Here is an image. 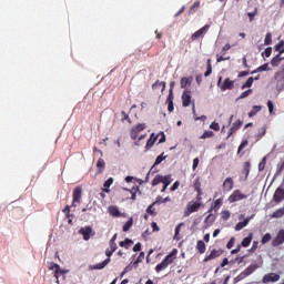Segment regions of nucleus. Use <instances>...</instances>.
<instances>
[{"label": "nucleus", "mask_w": 284, "mask_h": 284, "mask_svg": "<svg viewBox=\"0 0 284 284\" xmlns=\"http://www.w3.org/2000/svg\"><path fill=\"white\" fill-rule=\"evenodd\" d=\"M179 254V250L173 248L165 257L164 260L155 266V272L158 274H161V272H163V270H168V267H170V265H172V263H174V261H176V256Z\"/></svg>", "instance_id": "1"}, {"label": "nucleus", "mask_w": 284, "mask_h": 284, "mask_svg": "<svg viewBox=\"0 0 284 284\" xmlns=\"http://www.w3.org/2000/svg\"><path fill=\"white\" fill-rule=\"evenodd\" d=\"M258 264H251L247 266L241 274H239L235 277V283H239V281H243V278H247V276H251V274H254L257 270Z\"/></svg>", "instance_id": "2"}, {"label": "nucleus", "mask_w": 284, "mask_h": 284, "mask_svg": "<svg viewBox=\"0 0 284 284\" xmlns=\"http://www.w3.org/2000/svg\"><path fill=\"white\" fill-rule=\"evenodd\" d=\"M197 210H201V202L191 201L186 204L183 216L187 217L190 214H194Z\"/></svg>", "instance_id": "3"}, {"label": "nucleus", "mask_w": 284, "mask_h": 284, "mask_svg": "<svg viewBox=\"0 0 284 284\" xmlns=\"http://www.w3.org/2000/svg\"><path fill=\"white\" fill-rule=\"evenodd\" d=\"M223 78H219L217 85L220 87L222 92H225L226 90H234V80H230V78H226L223 83Z\"/></svg>", "instance_id": "4"}, {"label": "nucleus", "mask_w": 284, "mask_h": 284, "mask_svg": "<svg viewBox=\"0 0 284 284\" xmlns=\"http://www.w3.org/2000/svg\"><path fill=\"white\" fill-rule=\"evenodd\" d=\"M223 252L224 251L222 248H213L210 254H206L203 263H210V261H214L215 258H219V256H223Z\"/></svg>", "instance_id": "5"}, {"label": "nucleus", "mask_w": 284, "mask_h": 284, "mask_svg": "<svg viewBox=\"0 0 284 284\" xmlns=\"http://www.w3.org/2000/svg\"><path fill=\"white\" fill-rule=\"evenodd\" d=\"M274 80L276 81V90H284V68L275 72Z\"/></svg>", "instance_id": "6"}, {"label": "nucleus", "mask_w": 284, "mask_h": 284, "mask_svg": "<svg viewBox=\"0 0 284 284\" xmlns=\"http://www.w3.org/2000/svg\"><path fill=\"white\" fill-rule=\"evenodd\" d=\"M146 125L145 123H140L136 124L135 126H133L130 131V136L132 139V141H136V139H139V133L143 132V130H145Z\"/></svg>", "instance_id": "7"}, {"label": "nucleus", "mask_w": 284, "mask_h": 284, "mask_svg": "<svg viewBox=\"0 0 284 284\" xmlns=\"http://www.w3.org/2000/svg\"><path fill=\"white\" fill-rule=\"evenodd\" d=\"M243 199H247V195L243 194L241 190H235L229 196V203H236V201H243Z\"/></svg>", "instance_id": "8"}, {"label": "nucleus", "mask_w": 284, "mask_h": 284, "mask_svg": "<svg viewBox=\"0 0 284 284\" xmlns=\"http://www.w3.org/2000/svg\"><path fill=\"white\" fill-rule=\"evenodd\" d=\"M82 194H83V189L81 186H77L73 190V200H72L71 207H77V203H81Z\"/></svg>", "instance_id": "9"}, {"label": "nucleus", "mask_w": 284, "mask_h": 284, "mask_svg": "<svg viewBox=\"0 0 284 284\" xmlns=\"http://www.w3.org/2000/svg\"><path fill=\"white\" fill-rule=\"evenodd\" d=\"M209 30H210V24H205L204 27H202L200 30L195 31L191 36V41H196V39H200V37H205V34H207Z\"/></svg>", "instance_id": "10"}, {"label": "nucleus", "mask_w": 284, "mask_h": 284, "mask_svg": "<svg viewBox=\"0 0 284 284\" xmlns=\"http://www.w3.org/2000/svg\"><path fill=\"white\" fill-rule=\"evenodd\" d=\"M49 270H55L54 272V276L57 278V283L59 284V276H65V274H68V271L61 268V266L59 264H53L52 266L49 267Z\"/></svg>", "instance_id": "11"}, {"label": "nucleus", "mask_w": 284, "mask_h": 284, "mask_svg": "<svg viewBox=\"0 0 284 284\" xmlns=\"http://www.w3.org/2000/svg\"><path fill=\"white\" fill-rule=\"evenodd\" d=\"M281 280V275L276 273H268L264 275L262 283H276V281Z\"/></svg>", "instance_id": "12"}, {"label": "nucleus", "mask_w": 284, "mask_h": 284, "mask_svg": "<svg viewBox=\"0 0 284 284\" xmlns=\"http://www.w3.org/2000/svg\"><path fill=\"white\" fill-rule=\"evenodd\" d=\"M251 170H252V163H250V161L244 162L243 170H242V174L244 176H241L242 181H247Z\"/></svg>", "instance_id": "13"}, {"label": "nucleus", "mask_w": 284, "mask_h": 284, "mask_svg": "<svg viewBox=\"0 0 284 284\" xmlns=\"http://www.w3.org/2000/svg\"><path fill=\"white\" fill-rule=\"evenodd\" d=\"M273 201L275 203H281L284 201V189L283 187H277L274 195H273Z\"/></svg>", "instance_id": "14"}, {"label": "nucleus", "mask_w": 284, "mask_h": 284, "mask_svg": "<svg viewBox=\"0 0 284 284\" xmlns=\"http://www.w3.org/2000/svg\"><path fill=\"white\" fill-rule=\"evenodd\" d=\"M284 243V230H281L277 233V236L272 241L273 247H278V245H283Z\"/></svg>", "instance_id": "15"}, {"label": "nucleus", "mask_w": 284, "mask_h": 284, "mask_svg": "<svg viewBox=\"0 0 284 284\" xmlns=\"http://www.w3.org/2000/svg\"><path fill=\"white\" fill-rule=\"evenodd\" d=\"M223 190L224 192H232L234 190V179L226 178L223 182Z\"/></svg>", "instance_id": "16"}, {"label": "nucleus", "mask_w": 284, "mask_h": 284, "mask_svg": "<svg viewBox=\"0 0 284 284\" xmlns=\"http://www.w3.org/2000/svg\"><path fill=\"white\" fill-rule=\"evenodd\" d=\"M241 125H243V121L241 120L235 121L227 132V139H230V136H232L234 132H237V130H241Z\"/></svg>", "instance_id": "17"}, {"label": "nucleus", "mask_w": 284, "mask_h": 284, "mask_svg": "<svg viewBox=\"0 0 284 284\" xmlns=\"http://www.w3.org/2000/svg\"><path fill=\"white\" fill-rule=\"evenodd\" d=\"M190 103H192V95L190 94V91H184L182 94L183 108H190Z\"/></svg>", "instance_id": "18"}, {"label": "nucleus", "mask_w": 284, "mask_h": 284, "mask_svg": "<svg viewBox=\"0 0 284 284\" xmlns=\"http://www.w3.org/2000/svg\"><path fill=\"white\" fill-rule=\"evenodd\" d=\"M79 234H81L85 241H90V236L92 235V226L81 227Z\"/></svg>", "instance_id": "19"}, {"label": "nucleus", "mask_w": 284, "mask_h": 284, "mask_svg": "<svg viewBox=\"0 0 284 284\" xmlns=\"http://www.w3.org/2000/svg\"><path fill=\"white\" fill-rule=\"evenodd\" d=\"M108 212H109L110 216H113L115 219H119L122 216L121 211H119V206H116V205L109 206Z\"/></svg>", "instance_id": "20"}, {"label": "nucleus", "mask_w": 284, "mask_h": 284, "mask_svg": "<svg viewBox=\"0 0 284 284\" xmlns=\"http://www.w3.org/2000/svg\"><path fill=\"white\" fill-rule=\"evenodd\" d=\"M254 215H252L251 217H246L243 222H239L235 225V232H241V230H243V227H247V225H250V221H252Z\"/></svg>", "instance_id": "21"}, {"label": "nucleus", "mask_w": 284, "mask_h": 284, "mask_svg": "<svg viewBox=\"0 0 284 284\" xmlns=\"http://www.w3.org/2000/svg\"><path fill=\"white\" fill-rule=\"evenodd\" d=\"M159 140V136H156L154 133L151 134L149 141L146 142L145 150H152L154 148V143Z\"/></svg>", "instance_id": "22"}, {"label": "nucleus", "mask_w": 284, "mask_h": 284, "mask_svg": "<svg viewBox=\"0 0 284 284\" xmlns=\"http://www.w3.org/2000/svg\"><path fill=\"white\" fill-rule=\"evenodd\" d=\"M111 258L104 260L102 263H98L90 267V270H104L106 265H110Z\"/></svg>", "instance_id": "23"}, {"label": "nucleus", "mask_w": 284, "mask_h": 284, "mask_svg": "<svg viewBox=\"0 0 284 284\" xmlns=\"http://www.w3.org/2000/svg\"><path fill=\"white\" fill-rule=\"evenodd\" d=\"M223 205V197H220L214 201V203L211 205V209L207 211L210 214L213 210H221V206Z\"/></svg>", "instance_id": "24"}, {"label": "nucleus", "mask_w": 284, "mask_h": 284, "mask_svg": "<svg viewBox=\"0 0 284 284\" xmlns=\"http://www.w3.org/2000/svg\"><path fill=\"white\" fill-rule=\"evenodd\" d=\"M267 71H270V63H264L257 69H255L254 71H252L251 74H256L258 72H267Z\"/></svg>", "instance_id": "25"}, {"label": "nucleus", "mask_w": 284, "mask_h": 284, "mask_svg": "<svg viewBox=\"0 0 284 284\" xmlns=\"http://www.w3.org/2000/svg\"><path fill=\"white\" fill-rule=\"evenodd\" d=\"M283 61V58H281V54L277 53L272 60H271V65L273 68H278L281 65V62Z\"/></svg>", "instance_id": "26"}, {"label": "nucleus", "mask_w": 284, "mask_h": 284, "mask_svg": "<svg viewBox=\"0 0 284 284\" xmlns=\"http://www.w3.org/2000/svg\"><path fill=\"white\" fill-rule=\"evenodd\" d=\"M252 239H254V234L250 233L247 237H245L242 243L241 246L242 247H250V244L252 243Z\"/></svg>", "instance_id": "27"}, {"label": "nucleus", "mask_w": 284, "mask_h": 284, "mask_svg": "<svg viewBox=\"0 0 284 284\" xmlns=\"http://www.w3.org/2000/svg\"><path fill=\"white\" fill-rule=\"evenodd\" d=\"M284 216V207L277 209L271 215V219H283Z\"/></svg>", "instance_id": "28"}, {"label": "nucleus", "mask_w": 284, "mask_h": 284, "mask_svg": "<svg viewBox=\"0 0 284 284\" xmlns=\"http://www.w3.org/2000/svg\"><path fill=\"white\" fill-rule=\"evenodd\" d=\"M196 250L200 254H205L206 246H205V242H203V240L197 241Z\"/></svg>", "instance_id": "29"}, {"label": "nucleus", "mask_w": 284, "mask_h": 284, "mask_svg": "<svg viewBox=\"0 0 284 284\" xmlns=\"http://www.w3.org/2000/svg\"><path fill=\"white\" fill-rule=\"evenodd\" d=\"M192 80H193L192 77H190V78H182L181 82H180L181 88L185 89V88H187V85H191L192 84Z\"/></svg>", "instance_id": "30"}, {"label": "nucleus", "mask_w": 284, "mask_h": 284, "mask_svg": "<svg viewBox=\"0 0 284 284\" xmlns=\"http://www.w3.org/2000/svg\"><path fill=\"white\" fill-rule=\"evenodd\" d=\"M199 8H201V1H195L189 10V16L194 14L196 12V10H199Z\"/></svg>", "instance_id": "31"}, {"label": "nucleus", "mask_w": 284, "mask_h": 284, "mask_svg": "<svg viewBox=\"0 0 284 284\" xmlns=\"http://www.w3.org/2000/svg\"><path fill=\"white\" fill-rule=\"evenodd\" d=\"M156 205V202H153L150 204L146 209V214H150L151 216H156V209L154 206Z\"/></svg>", "instance_id": "32"}, {"label": "nucleus", "mask_w": 284, "mask_h": 284, "mask_svg": "<svg viewBox=\"0 0 284 284\" xmlns=\"http://www.w3.org/2000/svg\"><path fill=\"white\" fill-rule=\"evenodd\" d=\"M134 242L130 239H125L124 241H121L119 243L120 247H125V250H129L130 248V245H132Z\"/></svg>", "instance_id": "33"}, {"label": "nucleus", "mask_w": 284, "mask_h": 284, "mask_svg": "<svg viewBox=\"0 0 284 284\" xmlns=\"http://www.w3.org/2000/svg\"><path fill=\"white\" fill-rule=\"evenodd\" d=\"M132 225H134V219L130 217L123 225V232H130Z\"/></svg>", "instance_id": "34"}, {"label": "nucleus", "mask_w": 284, "mask_h": 284, "mask_svg": "<svg viewBox=\"0 0 284 284\" xmlns=\"http://www.w3.org/2000/svg\"><path fill=\"white\" fill-rule=\"evenodd\" d=\"M97 168H99V174H101L105 170V160L100 158L97 162Z\"/></svg>", "instance_id": "35"}, {"label": "nucleus", "mask_w": 284, "mask_h": 284, "mask_svg": "<svg viewBox=\"0 0 284 284\" xmlns=\"http://www.w3.org/2000/svg\"><path fill=\"white\" fill-rule=\"evenodd\" d=\"M212 74V59H209L206 61V71L204 73V77H210Z\"/></svg>", "instance_id": "36"}, {"label": "nucleus", "mask_w": 284, "mask_h": 284, "mask_svg": "<svg viewBox=\"0 0 284 284\" xmlns=\"http://www.w3.org/2000/svg\"><path fill=\"white\" fill-rule=\"evenodd\" d=\"M262 108L258 106V105H254L253 106V110H251L248 112V116L252 118V116H256V114H258V112H261Z\"/></svg>", "instance_id": "37"}, {"label": "nucleus", "mask_w": 284, "mask_h": 284, "mask_svg": "<svg viewBox=\"0 0 284 284\" xmlns=\"http://www.w3.org/2000/svg\"><path fill=\"white\" fill-rule=\"evenodd\" d=\"M284 40L280 41L276 45H275V50L278 52V54H284Z\"/></svg>", "instance_id": "38"}, {"label": "nucleus", "mask_w": 284, "mask_h": 284, "mask_svg": "<svg viewBox=\"0 0 284 284\" xmlns=\"http://www.w3.org/2000/svg\"><path fill=\"white\" fill-rule=\"evenodd\" d=\"M214 221H216V217L214 216V214L211 213L206 216V219L204 220V223L206 225H212V223H214Z\"/></svg>", "instance_id": "39"}, {"label": "nucleus", "mask_w": 284, "mask_h": 284, "mask_svg": "<svg viewBox=\"0 0 284 284\" xmlns=\"http://www.w3.org/2000/svg\"><path fill=\"white\" fill-rule=\"evenodd\" d=\"M160 183H163V175H156L152 181L153 187H156Z\"/></svg>", "instance_id": "40"}, {"label": "nucleus", "mask_w": 284, "mask_h": 284, "mask_svg": "<svg viewBox=\"0 0 284 284\" xmlns=\"http://www.w3.org/2000/svg\"><path fill=\"white\" fill-rule=\"evenodd\" d=\"M162 183L165 185V187H168L170 183H172V175H162Z\"/></svg>", "instance_id": "41"}, {"label": "nucleus", "mask_w": 284, "mask_h": 284, "mask_svg": "<svg viewBox=\"0 0 284 284\" xmlns=\"http://www.w3.org/2000/svg\"><path fill=\"white\" fill-rule=\"evenodd\" d=\"M265 165H267V158H263L258 163V172H263V170H265Z\"/></svg>", "instance_id": "42"}, {"label": "nucleus", "mask_w": 284, "mask_h": 284, "mask_svg": "<svg viewBox=\"0 0 284 284\" xmlns=\"http://www.w3.org/2000/svg\"><path fill=\"white\" fill-rule=\"evenodd\" d=\"M252 83H254V78H248L246 82L242 85V90H245V88H252Z\"/></svg>", "instance_id": "43"}, {"label": "nucleus", "mask_w": 284, "mask_h": 284, "mask_svg": "<svg viewBox=\"0 0 284 284\" xmlns=\"http://www.w3.org/2000/svg\"><path fill=\"white\" fill-rule=\"evenodd\" d=\"M152 88H153V90L156 88H162V90H165V82H161L158 80L152 84Z\"/></svg>", "instance_id": "44"}, {"label": "nucleus", "mask_w": 284, "mask_h": 284, "mask_svg": "<svg viewBox=\"0 0 284 284\" xmlns=\"http://www.w3.org/2000/svg\"><path fill=\"white\" fill-rule=\"evenodd\" d=\"M272 241V234L266 233L263 237H262V245H265V243H270Z\"/></svg>", "instance_id": "45"}, {"label": "nucleus", "mask_w": 284, "mask_h": 284, "mask_svg": "<svg viewBox=\"0 0 284 284\" xmlns=\"http://www.w3.org/2000/svg\"><path fill=\"white\" fill-rule=\"evenodd\" d=\"M112 183H114V179H113V178H109V179L104 182V187H103V190H110V187L112 186Z\"/></svg>", "instance_id": "46"}, {"label": "nucleus", "mask_w": 284, "mask_h": 284, "mask_svg": "<svg viewBox=\"0 0 284 284\" xmlns=\"http://www.w3.org/2000/svg\"><path fill=\"white\" fill-rule=\"evenodd\" d=\"M212 136H214V132L213 131H205L200 139H212Z\"/></svg>", "instance_id": "47"}, {"label": "nucleus", "mask_w": 284, "mask_h": 284, "mask_svg": "<svg viewBox=\"0 0 284 284\" xmlns=\"http://www.w3.org/2000/svg\"><path fill=\"white\" fill-rule=\"evenodd\" d=\"M216 61L217 63H221V61H230V57H225V54H216Z\"/></svg>", "instance_id": "48"}, {"label": "nucleus", "mask_w": 284, "mask_h": 284, "mask_svg": "<svg viewBox=\"0 0 284 284\" xmlns=\"http://www.w3.org/2000/svg\"><path fill=\"white\" fill-rule=\"evenodd\" d=\"M267 132V126H262L260 130H258V133H257V140H261V138L266 134Z\"/></svg>", "instance_id": "49"}, {"label": "nucleus", "mask_w": 284, "mask_h": 284, "mask_svg": "<svg viewBox=\"0 0 284 284\" xmlns=\"http://www.w3.org/2000/svg\"><path fill=\"white\" fill-rule=\"evenodd\" d=\"M264 44L272 45V33H266L265 39H264Z\"/></svg>", "instance_id": "50"}, {"label": "nucleus", "mask_w": 284, "mask_h": 284, "mask_svg": "<svg viewBox=\"0 0 284 284\" xmlns=\"http://www.w3.org/2000/svg\"><path fill=\"white\" fill-rule=\"evenodd\" d=\"M221 216H222L223 221H227L231 216V213H230V211L224 210V211H222Z\"/></svg>", "instance_id": "51"}, {"label": "nucleus", "mask_w": 284, "mask_h": 284, "mask_svg": "<svg viewBox=\"0 0 284 284\" xmlns=\"http://www.w3.org/2000/svg\"><path fill=\"white\" fill-rule=\"evenodd\" d=\"M258 14V8H255L253 12H248L247 17L250 18V21H254V17Z\"/></svg>", "instance_id": "52"}, {"label": "nucleus", "mask_w": 284, "mask_h": 284, "mask_svg": "<svg viewBox=\"0 0 284 284\" xmlns=\"http://www.w3.org/2000/svg\"><path fill=\"white\" fill-rule=\"evenodd\" d=\"M166 156H163V153L161 155H159L155 159L154 165H160V163H163V161H165Z\"/></svg>", "instance_id": "53"}, {"label": "nucleus", "mask_w": 284, "mask_h": 284, "mask_svg": "<svg viewBox=\"0 0 284 284\" xmlns=\"http://www.w3.org/2000/svg\"><path fill=\"white\" fill-rule=\"evenodd\" d=\"M251 93H252V89H248V90L242 92L241 95L239 97V99H247V97H250Z\"/></svg>", "instance_id": "54"}, {"label": "nucleus", "mask_w": 284, "mask_h": 284, "mask_svg": "<svg viewBox=\"0 0 284 284\" xmlns=\"http://www.w3.org/2000/svg\"><path fill=\"white\" fill-rule=\"evenodd\" d=\"M266 57V58H270L272 57V47H267L264 52L262 53V57Z\"/></svg>", "instance_id": "55"}, {"label": "nucleus", "mask_w": 284, "mask_h": 284, "mask_svg": "<svg viewBox=\"0 0 284 284\" xmlns=\"http://www.w3.org/2000/svg\"><path fill=\"white\" fill-rule=\"evenodd\" d=\"M248 143H250V142H247V140H244V141L240 144V146H239V149H237V152L241 153L242 150H245V148H247Z\"/></svg>", "instance_id": "56"}, {"label": "nucleus", "mask_w": 284, "mask_h": 284, "mask_svg": "<svg viewBox=\"0 0 284 284\" xmlns=\"http://www.w3.org/2000/svg\"><path fill=\"white\" fill-rule=\"evenodd\" d=\"M210 128H211V130H214L215 132H219L221 130V126L216 122H212Z\"/></svg>", "instance_id": "57"}, {"label": "nucleus", "mask_w": 284, "mask_h": 284, "mask_svg": "<svg viewBox=\"0 0 284 284\" xmlns=\"http://www.w3.org/2000/svg\"><path fill=\"white\" fill-rule=\"evenodd\" d=\"M235 241H236V239L231 237V240L226 244L227 250H232L234 247Z\"/></svg>", "instance_id": "58"}, {"label": "nucleus", "mask_w": 284, "mask_h": 284, "mask_svg": "<svg viewBox=\"0 0 284 284\" xmlns=\"http://www.w3.org/2000/svg\"><path fill=\"white\" fill-rule=\"evenodd\" d=\"M267 108H268L270 114H272L274 112V103L271 100H268L267 102Z\"/></svg>", "instance_id": "59"}, {"label": "nucleus", "mask_w": 284, "mask_h": 284, "mask_svg": "<svg viewBox=\"0 0 284 284\" xmlns=\"http://www.w3.org/2000/svg\"><path fill=\"white\" fill-rule=\"evenodd\" d=\"M230 48H232V45H230V43H226L223 49L221 50L220 54H225V52H227V50H230Z\"/></svg>", "instance_id": "60"}, {"label": "nucleus", "mask_w": 284, "mask_h": 284, "mask_svg": "<svg viewBox=\"0 0 284 284\" xmlns=\"http://www.w3.org/2000/svg\"><path fill=\"white\" fill-rule=\"evenodd\" d=\"M105 193L110 194V189H102V192L100 193V197L105 199Z\"/></svg>", "instance_id": "61"}, {"label": "nucleus", "mask_w": 284, "mask_h": 284, "mask_svg": "<svg viewBox=\"0 0 284 284\" xmlns=\"http://www.w3.org/2000/svg\"><path fill=\"white\" fill-rule=\"evenodd\" d=\"M143 258H145V253L141 252L135 261V263H141V261H143Z\"/></svg>", "instance_id": "62"}, {"label": "nucleus", "mask_w": 284, "mask_h": 284, "mask_svg": "<svg viewBox=\"0 0 284 284\" xmlns=\"http://www.w3.org/2000/svg\"><path fill=\"white\" fill-rule=\"evenodd\" d=\"M151 227L153 229V232H160V227H159V224H156V222H152L151 223Z\"/></svg>", "instance_id": "63"}, {"label": "nucleus", "mask_w": 284, "mask_h": 284, "mask_svg": "<svg viewBox=\"0 0 284 284\" xmlns=\"http://www.w3.org/2000/svg\"><path fill=\"white\" fill-rule=\"evenodd\" d=\"M199 158H195L194 160H193V170H196V168H199Z\"/></svg>", "instance_id": "64"}]
</instances>
